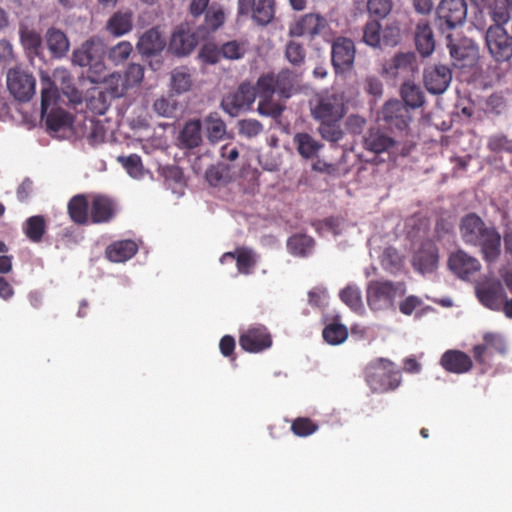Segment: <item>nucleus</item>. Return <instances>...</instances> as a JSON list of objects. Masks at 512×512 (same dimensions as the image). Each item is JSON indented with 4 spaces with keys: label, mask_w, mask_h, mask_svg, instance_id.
<instances>
[{
    "label": "nucleus",
    "mask_w": 512,
    "mask_h": 512,
    "mask_svg": "<svg viewBox=\"0 0 512 512\" xmlns=\"http://www.w3.org/2000/svg\"><path fill=\"white\" fill-rule=\"evenodd\" d=\"M47 223L42 215H34L26 219L23 231L26 237L33 243H40L46 233Z\"/></svg>",
    "instance_id": "obj_36"
},
{
    "label": "nucleus",
    "mask_w": 512,
    "mask_h": 512,
    "mask_svg": "<svg viewBox=\"0 0 512 512\" xmlns=\"http://www.w3.org/2000/svg\"><path fill=\"white\" fill-rule=\"evenodd\" d=\"M229 259L236 260L238 272L244 275L251 274L257 263L255 252L248 247H238L235 251L224 253L220 262L225 263Z\"/></svg>",
    "instance_id": "obj_25"
},
{
    "label": "nucleus",
    "mask_w": 512,
    "mask_h": 512,
    "mask_svg": "<svg viewBox=\"0 0 512 512\" xmlns=\"http://www.w3.org/2000/svg\"><path fill=\"white\" fill-rule=\"evenodd\" d=\"M58 88L51 80L50 76L42 72L41 73V116L44 118L45 114L52 106L56 104L58 100Z\"/></svg>",
    "instance_id": "obj_32"
},
{
    "label": "nucleus",
    "mask_w": 512,
    "mask_h": 512,
    "mask_svg": "<svg viewBox=\"0 0 512 512\" xmlns=\"http://www.w3.org/2000/svg\"><path fill=\"white\" fill-rule=\"evenodd\" d=\"M138 251V246L133 240H120L110 244L105 255L111 262L121 263L131 259Z\"/></svg>",
    "instance_id": "obj_29"
},
{
    "label": "nucleus",
    "mask_w": 512,
    "mask_h": 512,
    "mask_svg": "<svg viewBox=\"0 0 512 512\" xmlns=\"http://www.w3.org/2000/svg\"><path fill=\"white\" fill-rule=\"evenodd\" d=\"M195 33L180 26L175 29L169 43V50L177 56L190 54L197 45Z\"/></svg>",
    "instance_id": "obj_22"
},
{
    "label": "nucleus",
    "mask_w": 512,
    "mask_h": 512,
    "mask_svg": "<svg viewBox=\"0 0 512 512\" xmlns=\"http://www.w3.org/2000/svg\"><path fill=\"white\" fill-rule=\"evenodd\" d=\"M485 42L496 62H508L512 58V35L504 27L491 25L486 31Z\"/></svg>",
    "instance_id": "obj_7"
},
{
    "label": "nucleus",
    "mask_w": 512,
    "mask_h": 512,
    "mask_svg": "<svg viewBox=\"0 0 512 512\" xmlns=\"http://www.w3.org/2000/svg\"><path fill=\"white\" fill-rule=\"evenodd\" d=\"M362 143L365 150L375 154L397 153V141L387 131L379 127L369 128L363 136Z\"/></svg>",
    "instance_id": "obj_14"
},
{
    "label": "nucleus",
    "mask_w": 512,
    "mask_h": 512,
    "mask_svg": "<svg viewBox=\"0 0 512 512\" xmlns=\"http://www.w3.org/2000/svg\"><path fill=\"white\" fill-rule=\"evenodd\" d=\"M133 27V13L131 11L115 12L107 22V31L115 37L129 33Z\"/></svg>",
    "instance_id": "obj_31"
},
{
    "label": "nucleus",
    "mask_w": 512,
    "mask_h": 512,
    "mask_svg": "<svg viewBox=\"0 0 512 512\" xmlns=\"http://www.w3.org/2000/svg\"><path fill=\"white\" fill-rule=\"evenodd\" d=\"M483 342L485 345H487V349L491 355L493 353L504 355L507 351L505 340L502 335L498 333H485L483 335Z\"/></svg>",
    "instance_id": "obj_53"
},
{
    "label": "nucleus",
    "mask_w": 512,
    "mask_h": 512,
    "mask_svg": "<svg viewBox=\"0 0 512 512\" xmlns=\"http://www.w3.org/2000/svg\"><path fill=\"white\" fill-rule=\"evenodd\" d=\"M272 343L271 333L262 324L250 325L239 336L241 349L249 353H261L269 349Z\"/></svg>",
    "instance_id": "obj_10"
},
{
    "label": "nucleus",
    "mask_w": 512,
    "mask_h": 512,
    "mask_svg": "<svg viewBox=\"0 0 512 512\" xmlns=\"http://www.w3.org/2000/svg\"><path fill=\"white\" fill-rule=\"evenodd\" d=\"M476 6L487 10L493 25L504 26L511 18L512 0H471Z\"/></svg>",
    "instance_id": "obj_20"
},
{
    "label": "nucleus",
    "mask_w": 512,
    "mask_h": 512,
    "mask_svg": "<svg viewBox=\"0 0 512 512\" xmlns=\"http://www.w3.org/2000/svg\"><path fill=\"white\" fill-rule=\"evenodd\" d=\"M7 88L16 100L28 102L35 94L36 80L25 70L10 69L7 73Z\"/></svg>",
    "instance_id": "obj_9"
},
{
    "label": "nucleus",
    "mask_w": 512,
    "mask_h": 512,
    "mask_svg": "<svg viewBox=\"0 0 512 512\" xmlns=\"http://www.w3.org/2000/svg\"><path fill=\"white\" fill-rule=\"evenodd\" d=\"M447 47L449 48L452 59L458 62L465 61L474 54V50L466 47H461L453 42L452 34L446 35Z\"/></svg>",
    "instance_id": "obj_59"
},
{
    "label": "nucleus",
    "mask_w": 512,
    "mask_h": 512,
    "mask_svg": "<svg viewBox=\"0 0 512 512\" xmlns=\"http://www.w3.org/2000/svg\"><path fill=\"white\" fill-rule=\"evenodd\" d=\"M276 13L275 0H238V16H250L259 26H266L273 21Z\"/></svg>",
    "instance_id": "obj_8"
},
{
    "label": "nucleus",
    "mask_w": 512,
    "mask_h": 512,
    "mask_svg": "<svg viewBox=\"0 0 512 512\" xmlns=\"http://www.w3.org/2000/svg\"><path fill=\"white\" fill-rule=\"evenodd\" d=\"M476 294L479 301L491 310H500L506 293L500 281L484 283L477 287Z\"/></svg>",
    "instance_id": "obj_19"
},
{
    "label": "nucleus",
    "mask_w": 512,
    "mask_h": 512,
    "mask_svg": "<svg viewBox=\"0 0 512 512\" xmlns=\"http://www.w3.org/2000/svg\"><path fill=\"white\" fill-rule=\"evenodd\" d=\"M487 148L493 153L512 154V139L502 133L491 135L487 141Z\"/></svg>",
    "instance_id": "obj_51"
},
{
    "label": "nucleus",
    "mask_w": 512,
    "mask_h": 512,
    "mask_svg": "<svg viewBox=\"0 0 512 512\" xmlns=\"http://www.w3.org/2000/svg\"><path fill=\"white\" fill-rule=\"evenodd\" d=\"M202 123L199 119L188 121L180 132L181 144L186 148L198 147L202 142Z\"/></svg>",
    "instance_id": "obj_34"
},
{
    "label": "nucleus",
    "mask_w": 512,
    "mask_h": 512,
    "mask_svg": "<svg viewBox=\"0 0 512 512\" xmlns=\"http://www.w3.org/2000/svg\"><path fill=\"white\" fill-rule=\"evenodd\" d=\"M118 162L122 164L132 177H138L142 174L143 166L139 155L119 156Z\"/></svg>",
    "instance_id": "obj_58"
},
{
    "label": "nucleus",
    "mask_w": 512,
    "mask_h": 512,
    "mask_svg": "<svg viewBox=\"0 0 512 512\" xmlns=\"http://www.w3.org/2000/svg\"><path fill=\"white\" fill-rule=\"evenodd\" d=\"M460 233L466 244L480 247L487 262L495 261L501 252L499 232L485 222L476 213H469L461 219Z\"/></svg>",
    "instance_id": "obj_1"
},
{
    "label": "nucleus",
    "mask_w": 512,
    "mask_h": 512,
    "mask_svg": "<svg viewBox=\"0 0 512 512\" xmlns=\"http://www.w3.org/2000/svg\"><path fill=\"white\" fill-rule=\"evenodd\" d=\"M204 127L211 142L221 140L226 134V124L217 112L210 113L204 118Z\"/></svg>",
    "instance_id": "obj_39"
},
{
    "label": "nucleus",
    "mask_w": 512,
    "mask_h": 512,
    "mask_svg": "<svg viewBox=\"0 0 512 512\" xmlns=\"http://www.w3.org/2000/svg\"><path fill=\"white\" fill-rule=\"evenodd\" d=\"M285 57L294 67H301L306 59L305 48L301 43L289 41L285 48Z\"/></svg>",
    "instance_id": "obj_49"
},
{
    "label": "nucleus",
    "mask_w": 512,
    "mask_h": 512,
    "mask_svg": "<svg viewBox=\"0 0 512 512\" xmlns=\"http://www.w3.org/2000/svg\"><path fill=\"white\" fill-rule=\"evenodd\" d=\"M90 203L86 195L77 194L67 204V212L71 221L77 225L90 223Z\"/></svg>",
    "instance_id": "obj_27"
},
{
    "label": "nucleus",
    "mask_w": 512,
    "mask_h": 512,
    "mask_svg": "<svg viewBox=\"0 0 512 512\" xmlns=\"http://www.w3.org/2000/svg\"><path fill=\"white\" fill-rule=\"evenodd\" d=\"M452 80V72L445 65H435L425 69L424 84L432 94H442Z\"/></svg>",
    "instance_id": "obj_17"
},
{
    "label": "nucleus",
    "mask_w": 512,
    "mask_h": 512,
    "mask_svg": "<svg viewBox=\"0 0 512 512\" xmlns=\"http://www.w3.org/2000/svg\"><path fill=\"white\" fill-rule=\"evenodd\" d=\"M356 49L347 37H337L332 43L331 62L336 73H343L353 67Z\"/></svg>",
    "instance_id": "obj_13"
},
{
    "label": "nucleus",
    "mask_w": 512,
    "mask_h": 512,
    "mask_svg": "<svg viewBox=\"0 0 512 512\" xmlns=\"http://www.w3.org/2000/svg\"><path fill=\"white\" fill-rule=\"evenodd\" d=\"M110 106L109 94L105 90L93 88L88 91L87 108L94 114L103 115Z\"/></svg>",
    "instance_id": "obj_37"
},
{
    "label": "nucleus",
    "mask_w": 512,
    "mask_h": 512,
    "mask_svg": "<svg viewBox=\"0 0 512 512\" xmlns=\"http://www.w3.org/2000/svg\"><path fill=\"white\" fill-rule=\"evenodd\" d=\"M393 7L392 0H368L367 10L370 15L384 19Z\"/></svg>",
    "instance_id": "obj_55"
},
{
    "label": "nucleus",
    "mask_w": 512,
    "mask_h": 512,
    "mask_svg": "<svg viewBox=\"0 0 512 512\" xmlns=\"http://www.w3.org/2000/svg\"><path fill=\"white\" fill-rule=\"evenodd\" d=\"M324 340L331 345H339L348 337V330L345 325L331 323L323 329Z\"/></svg>",
    "instance_id": "obj_45"
},
{
    "label": "nucleus",
    "mask_w": 512,
    "mask_h": 512,
    "mask_svg": "<svg viewBox=\"0 0 512 512\" xmlns=\"http://www.w3.org/2000/svg\"><path fill=\"white\" fill-rule=\"evenodd\" d=\"M258 95L257 85L242 83L238 89L226 95L221 101V107L231 116H237L243 109H248Z\"/></svg>",
    "instance_id": "obj_12"
},
{
    "label": "nucleus",
    "mask_w": 512,
    "mask_h": 512,
    "mask_svg": "<svg viewBox=\"0 0 512 512\" xmlns=\"http://www.w3.org/2000/svg\"><path fill=\"white\" fill-rule=\"evenodd\" d=\"M363 41L371 47H378L382 42V26L379 21H368L363 28Z\"/></svg>",
    "instance_id": "obj_46"
},
{
    "label": "nucleus",
    "mask_w": 512,
    "mask_h": 512,
    "mask_svg": "<svg viewBox=\"0 0 512 512\" xmlns=\"http://www.w3.org/2000/svg\"><path fill=\"white\" fill-rule=\"evenodd\" d=\"M436 25L442 34L462 25L467 16L465 0H442L436 10Z\"/></svg>",
    "instance_id": "obj_6"
},
{
    "label": "nucleus",
    "mask_w": 512,
    "mask_h": 512,
    "mask_svg": "<svg viewBox=\"0 0 512 512\" xmlns=\"http://www.w3.org/2000/svg\"><path fill=\"white\" fill-rule=\"evenodd\" d=\"M104 46L100 40L91 38L73 52L72 61L80 67H86L104 57Z\"/></svg>",
    "instance_id": "obj_21"
},
{
    "label": "nucleus",
    "mask_w": 512,
    "mask_h": 512,
    "mask_svg": "<svg viewBox=\"0 0 512 512\" xmlns=\"http://www.w3.org/2000/svg\"><path fill=\"white\" fill-rule=\"evenodd\" d=\"M46 43L49 51L54 57H63L69 50V41L66 35L55 28L48 29Z\"/></svg>",
    "instance_id": "obj_35"
},
{
    "label": "nucleus",
    "mask_w": 512,
    "mask_h": 512,
    "mask_svg": "<svg viewBox=\"0 0 512 512\" xmlns=\"http://www.w3.org/2000/svg\"><path fill=\"white\" fill-rule=\"evenodd\" d=\"M19 35L24 48L37 54L42 45L40 34L26 26H21Z\"/></svg>",
    "instance_id": "obj_47"
},
{
    "label": "nucleus",
    "mask_w": 512,
    "mask_h": 512,
    "mask_svg": "<svg viewBox=\"0 0 512 512\" xmlns=\"http://www.w3.org/2000/svg\"><path fill=\"white\" fill-rule=\"evenodd\" d=\"M416 57L414 53H398L391 62L390 68L394 69L396 73L400 71H409L413 69Z\"/></svg>",
    "instance_id": "obj_57"
},
{
    "label": "nucleus",
    "mask_w": 512,
    "mask_h": 512,
    "mask_svg": "<svg viewBox=\"0 0 512 512\" xmlns=\"http://www.w3.org/2000/svg\"><path fill=\"white\" fill-rule=\"evenodd\" d=\"M364 375L367 385L377 393L393 391L401 383L400 371L392 361L386 358L371 361L365 367Z\"/></svg>",
    "instance_id": "obj_2"
},
{
    "label": "nucleus",
    "mask_w": 512,
    "mask_h": 512,
    "mask_svg": "<svg viewBox=\"0 0 512 512\" xmlns=\"http://www.w3.org/2000/svg\"><path fill=\"white\" fill-rule=\"evenodd\" d=\"M339 297L353 311L358 312L363 308L361 290L356 285H347L340 291Z\"/></svg>",
    "instance_id": "obj_44"
},
{
    "label": "nucleus",
    "mask_w": 512,
    "mask_h": 512,
    "mask_svg": "<svg viewBox=\"0 0 512 512\" xmlns=\"http://www.w3.org/2000/svg\"><path fill=\"white\" fill-rule=\"evenodd\" d=\"M403 104L410 109L419 108L424 103V94L419 86L414 83L405 82L401 87Z\"/></svg>",
    "instance_id": "obj_40"
},
{
    "label": "nucleus",
    "mask_w": 512,
    "mask_h": 512,
    "mask_svg": "<svg viewBox=\"0 0 512 512\" xmlns=\"http://www.w3.org/2000/svg\"><path fill=\"white\" fill-rule=\"evenodd\" d=\"M439 250L432 240L422 242L420 249L413 258V266L421 273H432L438 267Z\"/></svg>",
    "instance_id": "obj_18"
},
{
    "label": "nucleus",
    "mask_w": 512,
    "mask_h": 512,
    "mask_svg": "<svg viewBox=\"0 0 512 512\" xmlns=\"http://www.w3.org/2000/svg\"><path fill=\"white\" fill-rule=\"evenodd\" d=\"M401 30L396 22L387 23L382 30V42L386 46H395L400 40Z\"/></svg>",
    "instance_id": "obj_62"
},
{
    "label": "nucleus",
    "mask_w": 512,
    "mask_h": 512,
    "mask_svg": "<svg viewBox=\"0 0 512 512\" xmlns=\"http://www.w3.org/2000/svg\"><path fill=\"white\" fill-rule=\"evenodd\" d=\"M165 40L157 28H151L146 31L137 43V49L140 54L151 56L160 53L165 47Z\"/></svg>",
    "instance_id": "obj_28"
},
{
    "label": "nucleus",
    "mask_w": 512,
    "mask_h": 512,
    "mask_svg": "<svg viewBox=\"0 0 512 512\" xmlns=\"http://www.w3.org/2000/svg\"><path fill=\"white\" fill-rule=\"evenodd\" d=\"M319 429V425L308 417H297L291 424V431L297 437H308Z\"/></svg>",
    "instance_id": "obj_48"
},
{
    "label": "nucleus",
    "mask_w": 512,
    "mask_h": 512,
    "mask_svg": "<svg viewBox=\"0 0 512 512\" xmlns=\"http://www.w3.org/2000/svg\"><path fill=\"white\" fill-rule=\"evenodd\" d=\"M328 29L329 24L325 17L316 13H308L289 27V35L293 37L308 36L314 39L317 36L325 35Z\"/></svg>",
    "instance_id": "obj_11"
},
{
    "label": "nucleus",
    "mask_w": 512,
    "mask_h": 512,
    "mask_svg": "<svg viewBox=\"0 0 512 512\" xmlns=\"http://www.w3.org/2000/svg\"><path fill=\"white\" fill-rule=\"evenodd\" d=\"M414 40L417 51L422 57L430 56L435 49V39L431 26L425 20L417 23Z\"/></svg>",
    "instance_id": "obj_26"
},
{
    "label": "nucleus",
    "mask_w": 512,
    "mask_h": 512,
    "mask_svg": "<svg viewBox=\"0 0 512 512\" xmlns=\"http://www.w3.org/2000/svg\"><path fill=\"white\" fill-rule=\"evenodd\" d=\"M310 105L313 118L319 122L340 121L346 112L343 94L335 92L316 95Z\"/></svg>",
    "instance_id": "obj_5"
},
{
    "label": "nucleus",
    "mask_w": 512,
    "mask_h": 512,
    "mask_svg": "<svg viewBox=\"0 0 512 512\" xmlns=\"http://www.w3.org/2000/svg\"><path fill=\"white\" fill-rule=\"evenodd\" d=\"M44 117L47 129L52 132L69 127L72 121L71 115L61 108H51Z\"/></svg>",
    "instance_id": "obj_38"
},
{
    "label": "nucleus",
    "mask_w": 512,
    "mask_h": 512,
    "mask_svg": "<svg viewBox=\"0 0 512 512\" xmlns=\"http://www.w3.org/2000/svg\"><path fill=\"white\" fill-rule=\"evenodd\" d=\"M132 51L133 46L130 42L121 41L109 50L108 58L115 65H119L125 62L130 57Z\"/></svg>",
    "instance_id": "obj_50"
},
{
    "label": "nucleus",
    "mask_w": 512,
    "mask_h": 512,
    "mask_svg": "<svg viewBox=\"0 0 512 512\" xmlns=\"http://www.w3.org/2000/svg\"><path fill=\"white\" fill-rule=\"evenodd\" d=\"M221 55L230 60L242 58L246 53L245 44L236 40L224 43L220 48Z\"/></svg>",
    "instance_id": "obj_54"
},
{
    "label": "nucleus",
    "mask_w": 512,
    "mask_h": 512,
    "mask_svg": "<svg viewBox=\"0 0 512 512\" xmlns=\"http://www.w3.org/2000/svg\"><path fill=\"white\" fill-rule=\"evenodd\" d=\"M294 142L297 145L299 154L306 159L314 157L321 147V145L307 133L296 134Z\"/></svg>",
    "instance_id": "obj_42"
},
{
    "label": "nucleus",
    "mask_w": 512,
    "mask_h": 512,
    "mask_svg": "<svg viewBox=\"0 0 512 512\" xmlns=\"http://www.w3.org/2000/svg\"><path fill=\"white\" fill-rule=\"evenodd\" d=\"M114 216L115 204L110 198L103 195L93 197L90 203V223H108Z\"/></svg>",
    "instance_id": "obj_24"
},
{
    "label": "nucleus",
    "mask_w": 512,
    "mask_h": 512,
    "mask_svg": "<svg viewBox=\"0 0 512 512\" xmlns=\"http://www.w3.org/2000/svg\"><path fill=\"white\" fill-rule=\"evenodd\" d=\"M315 247V240L306 234L297 233L290 236L287 240L288 252L296 257H308L312 254Z\"/></svg>",
    "instance_id": "obj_30"
},
{
    "label": "nucleus",
    "mask_w": 512,
    "mask_h": 512,
    "mask_svg": "<svg viewBox=\"0 0 512 512\" xmlns=\"http://www.w3.org/2000/svg\"><path fill=\"white\" fill-rule=\"evenodd\" d=\"M103 58L104 57H101L87 66L89 67L87 78L92 83H103L104 77H108V75L105 74L106 66Z\"/></svg>",
    "instance_id": "obj_63"
},
{
    "label": "nucleus",
    "mask_w": 512,
    "mask_h": 512,
    "mask_svg": "<svg viewBox=\"0 0 512 512\" xmlns=\"http://www.w3.org/2000/svg\"><path fill=\"white\" fill-rule=\"evenodd\" d=\"M339 122L340 121L320 122L319 133L327 141L338 142L343 137V132L338 124Z\"/></svg>",
    "instance_id": "obj_52"
},
{
    "label": "nucleus",
    "mask_w": 512,
    "mask_h": 512,
    "mask_svg": "<svg viewBox=\"0 0 512 512\" xmlns=\"http://www.w3.org/2000/svg\"><path fill=\"white\" fill-rule=\"evenodd\" d=\"M441 366L450 373L463 374L471 370V357L460 350H447L440 359Z\"/></svg>",
    "instance_id": "obj_23"
},
{
    "label": "nucleus",
    "mask_w": 512,
    "mask_h": 512,
    "mask_svg": "<svg viewBox=\"0 0 512 512\" xmlns=\"http://www.w3.org/2000/svg\"><path fill=\"white\" fill-rule=\"evenodd\" d=\"M239 134L248 138L255 137L263 130V125L256 119H243L238 122Z\"/></svg>",
    "instance_id": "obj_61"
},
{
    "label": "nucleus",
    "mask_w": 512,
    "mask_h": 512,
    "mask_svg": "<svg viewBox=\"0 0 512 512\" xmlns=\"http://www.w3.org/2000/svg\"><path fill=\"white\" fill-rule=\"evenodd\" d=\"M192 75L187 67L175 68L171 73V87L177 94L189 91L192 87Z\"/></svg>",
    "instance_id": "obj_41"
},
{
    "label": "nucleus",
    "mask_w": 512,
    "mask_h": 512,
    "mask_svg": "<svg viewBox=\"0 0 512 512\" xmlns=\"http://www.w3.org/2000/svg\"><path fill=\"white\" fill-rule=\"evenodd\" d=\"M225 14L221 8L211 7L205 14V26L209 31H215L223 25Z\"/></svg>",
    "instance_id": "obj_60"
},
{
    "label": "nucleus",
    "mask_w": 512,
    "mask_h": 512,
    "mask_svg": "<svg viewBox=\"0 0 512 512\" xmlns=\"http://www.w3.org/2000/svg\"><path fill=\"white\" fill-rule=\"evenodd\" d=\"M123 77L129 88L136 86L143 80L144 68L140 64L132 63L127 67Z\"/></svg>",
    "instance_id": "obj_64"
},
{
    "label": "nucleus",
    "mask_w": 512,
    "mask_h": 512,
    "mask_svg": "<svg viewBox=\"0 0 512 512\" xmlns=\"http://www.w3.org/2000/svg\"><path fill=\"white\" fill-rule=\"evenodd\" d=\"M263 100H261L258 104V111L261 115L264 116H270L272 118H278L282 115L285 106L274 102L271 100V97H262Z\"/></svg>",
    "instance_id": "obj_56"
},
{
    "label": "nucleus",
    "mask_w": 512,
    "mask_h": 512,
    "mask_svg": "<svg viewBox=\"0 0 512 512\" xmlns=\"http://www.w3.org/2000/svg\"><path fill=\"white\" fill-rule=\"evenodd\" d=\"M448 266L457 277L464 280L470 279L481 268L478 259L463 250H458L449 256Z\"/></svg>",
    "instance_id": "obj_16"
},
{
    "label": "nucleus",
    "mask_w": 512,
    "mask_h": 512,
    "mask_svg": "<svg viewBox=\"0 0 512 512\" xmlns=\"http://www.w3.org/2000/svg\"><path fill=\"white\" fill-rule=\"evenodd\" d=\"M382 118L390 128L400 131L407 129L412 119L409 108L400 100L387 101L382 108Z\"/></svg>",
    "instance_id": "obj_15"
},
{
    "label": "nucleus",
    "mask_w": 512,
    "mask_h": 512,
    "mask_svg": "<svg viewBox=\"0 0 512 512\" xmlns=\"http://www.w3.org/2000/svg\"><path fill=\"white\" fill-rule=\"evenodd\" d=\"M405 292L402 282L373 280L367 286V303L371 310H386L393 306L396 297L403 296Z\"/></svg>",
    "instance_id": "obj_4"
},
{
    "label": "nucleus",
    "mask_w": 512,
    "mask_h": 512,
    "mask_svg": "<svg viewBox=\"0 0 512 512\" xmlns=\"http://www.w3.org/2000/svg\"><path fill=\"white\" fill-rule=\"evenodd\" d=\"M205 178L213 187H223L233 180V172L230 165L218 163L206 170Z\"/></svg>",
    "instance_id": "obj_33"
},
{
    "label": "nucleus",
    "mask_w": 512,
    "mask_h": 512,
    "mask_svg": "<svg viewBox=\"0 0 512 512\" xmlns=\"http://www.w3.org/2000/svg\"><path fill=\"white\" fill-rule=\"evenodd\" d=\"M103 84L110 98H120L129 89L124 77L116 72L108 75V77H104Z\"/></svg>",
    "instance_id": "obj_43"
},
{
    "label": "nucleus",
    "mask_w": 512,
    "mask_h": 512,
    "mask_svg": "<svg viewBox=\"0 0 512 512\" xmlns=\"http://www.w3.org/2000/svg\"><path fill=\"white\" fill-rule=\"evenodd\" d=\"M299 76V74L287 68L282 69L277 74L262 75L257 80L258 96L272 97L276 93L280 98L288 99L298 91Z\"/></svg>",
    "instance_id": "obj_3"
}]
</instances>
